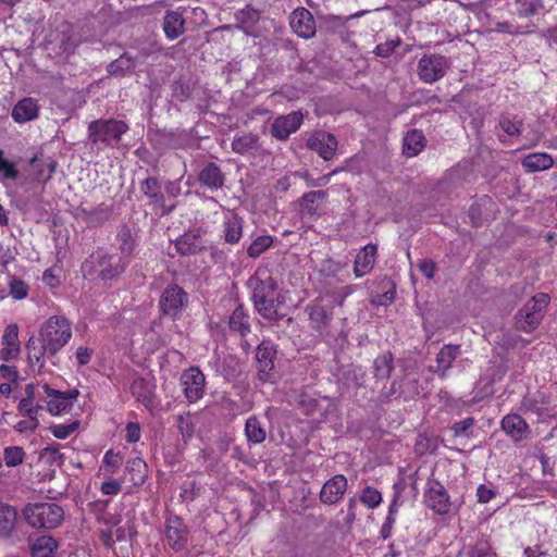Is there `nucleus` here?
<instances>
[{
  "label": "nucleus",
  "mask_w": 557,
  "mask_h": 557,
  "mask_svg": "<svg viewBox=\"0 0 557 557\" xmlns=\"http://www.w3.org/2000/svg\"><path fill=\"white\" fill-rule=\"evenodd\" d=\"M71 337V322L62 315L50 317L41 325L38 336H32L26 344L28 361L42 369L48 358L53 366H57L58 361L54 358Z\"/></svg>",
  "instance_id": "1"
},
{
  "label": "nucleus",
  "mask_w": 557,
  "mask_h": 557,
  "mask_svg": "<svg viewBox=\"0 0 557 557\" xmlns=\"http://www.w3.org/2000/svg\"><path fill=\"white\" fill-rule=\"evenodd\" d=\"M252 287L251 299L256 311L268 321H278L284 314L278 307L285 302V297L277 290V282L270 275L262 278L256 275L249 280Z\"/></svg>",
  "instance_id": "2"
},
{
  "label": "nucleus",
  "mask_w": 557,
  "mask_h": 557,
  "mask_svg": "<svg viewBox=\"0 0 557 557\" xmlns=\"http://www.w3.org/2000/svg\"><path fill=\"white\" fill-rule=\"evenodd\" d=\"M128 261L103 248H98L82 263L81 271L86 278L98 277L103 282L116 281L128 268Z\"/></svg>",
  "instance_id": "3"
},
{
  "label": "nucleus",
  "mask_w": 557,
  "mask_h": 557,
  "mask_svg": "<svg viewBox=\"0 0 557 557\" xmlns=\"http://www.w3.org/2000/svg\"><path fill=\"white\" fill-rule=\"evenodd\" d=\"M27 524L35 529H54L64 519L63 508L54 503L27 504L23 509Z\"/></svg>",
  "instance_id": "4"
},
{
  "label": "nucleus",
  "mask_w": 557,
  "mask_h": 557,
  "mask_svg": "<svg viewBox=\"0 0 557 557\" xmlns=\"http://www.w3.org/2000/svg\"><path fill=\"white\" fill-rule=\"evenodd\" d=\"M127 131L128 125L122 120L99 119L88 124L87 138L95 146L115 147Z\"/></svg>",
  "instance_id": "5"
},
{
  "label": "nucleus",
  "mask_w": 557,
  "mask_h": 557,
  "mask_svg": "<svg viewBox=\"0 0 557 557\" xmlns=\"http://www.w3.org/2000/svg\"><path fill=\"white\" fill-rule=\"evenodd\" d=\"M549 300V296L545 293H539L530 298L516 313L515 327L524 333L536 330L545 315Z\"/></svg>",
  "instance_id": "6"
},
{
  "label": "nucleus",
  "mask_w": 557,
  "mask_h": 557,
  "mask_svg": "<svg viewBox=\"0 0 557 557\" xmlns=\"http://www.w3.org/2000/svg\"><path fill=\"white\" fill-rule=\"evenodd\" d=\"M188 302L189 297L185 289L172 283L163 289L159 299V309L163 315L177 320L188 306Z\"/></svg>",
  "instance_id": "7"
},
{
  "label": "nucleus",
  "mask_w": 557,
  "mask_h": 557,
  "mask_svg": "<svg viewBox=\"0 0 557 557\" xmlns=\"http://www.w3.org/2000/svg\"><path fill=\"white\" fill-rule=\"evenodd\" d=\"M276 348L271 341H262L256 348L257 376L262 383H275L278 373L275 369Z\"/></svg>",
  "instance_id": "8"
},
{
  "label": "nucleus",
  "mask_w": 557,
  "mask_h": 557,
  "mask_svg": "<svg viewBox=\"0 0 557 557\" xmlns=\"http://www.w3.org/2000/svg\"><path fill=\"white\" fill-rule=\"evenodd\" d=\"M450 67V61L447 57L429 53L423 54L418 62L417 73L421 82L433 84L442 79Z\"/></svg>",
  "instance_id": "9"
},
{
  "label": "nucleus",
  "mask_w": 557,
  "mask_h": 557,
  "mask_svg": "<svg viewBox=\"0 0 557 557\" xmlns=\"http://www.w3.org/2000/svg\"><path fill=\"white\" fill-rule=\"evenodd\" d=\"M333 302L318 297L307 305L305 311L309 317L310 327L320 335L329 334L333 321Z\"/></svg>",
  "instance_id": "10"
},
{
  "label": "nucleus",
  "mask_w": 557,
  "mask_h": 557,
  "mask_svg": "<svg viewBox=\"0 0 557 557\" xmlns=\"http://www.w3.org/2000/svg\"><path fill=\"white\" fill-rule=\"evenodd\" d=\"M181 384L186 399L196 403L205 394L206 376L199 368L190 367L182 373Z\"/></svg>",
  "instance_id": "11"
},
{
  "label": "nucleus",
  "mask_w": 557,
  "mask_h": 557,
  "mask_svg": "<svg viewBox=\"0 0 557 557\" xmlns=\"http://www.w3.org/2000/svg\"><path fill=\"white\" fill-rule=\"evenodd\" d=\"M426 506L438 515H445L450 509L449 496L445 487L434 479H429L424 494Z\"/></svg>",
  "instance_id": "12"
},
{
  "label": "nucleus",
  "mask_w": 557,
  "mask_h": 557,
  "mask_svg": "<svg viewBox=\"0 0 557 557\" xmlns=\"http://www.w3.org/2000/svg\"><path fill=\"white\" fill-rule=\"evenodd\" d=\"M45 394L47 396V408L52 414H60L63 411H66L73 406V403L79 395L78 389L73 388L67 392H61L50 387L48 384L42 386Z\"/></svg>",
  "instance_id": "13"
},
{
  "label": "nucleus",
  "mask_w": 557,
  "mask_h": 557,
  "mask_svg": "<svg viewBox=\"0 0 557 557\" xmlns=\"http://www.w3.org/2000/svg\"><path fill=\"white\" fill-rule=\"evenodd\" d=\"M302 121L304 115L299 111H294L286 115H280L271 124L270 133L278 140H287L290 134L299 129Z\"/></svg>",
  "instance_id": "14"
},
{
  "label": "nucleus",
  "mask_w": 557,
  "mask_h": 557,
  "mask_svg": "<svg viewBox=\"0 0 557 557\" xmlns=\"http://www.w3.org/2000/svg\"><path fill=\"white\" fill-rule=\"evenodd\" d=\"M307 147L315 151L323 160L330 161L337 149L336 137L325 131H315L307 140Z\"/></svg>",
  "instance_id": "15"
},
{
  "label": "nucleus",
  "mask_w": 557,
  "mask_h": 557,
  "mask_svg": "<svg viewBox=\"0 0 557 557\" xmlns=\"http://www.w3.org/2000/svg\"><path fill=\"white\" fill-rule=\"evenodd\" d=\"M222 237L226 244H238L243 237L244 219L234 210L224 209Z\"/></svg>",
  "instance_id": "16"
},
{
  "label": "nucleus",
  "mask_w": 557,
  "mask_h": 557,
  "mask_svg": "<svg viewBox=\"0 0 557 557\" xmlns=\"http://www.w3.org/2000/svg\"><path fill=\"white\" fill-rule=\"evenodd\" d=\"M292 29L302 38H311L315 34V22L312 13L306 8H297L290 14Z\"/></svg>",
  "instance_id": "17"
},
{
  "label": "nucleus",
  "mask_w": 557,
  "mask_h": 557,
  "mask_svg": "<svg viewBox=\"0 0 557 557\" xmlns=\"http://www.w3.org/2000/svg\"><path fill=\"white\" fill-rule=\"evenodd\" d=\"M187 535V528L180 517L173 516L166 519L165 536L168 544L174 550H182L186 546Z\"/></svg>",
  "instance_id": "18"
},
{
  "label": "nucleus",
  "mask_w": 557,
  "mask_h": 557,
  "mask_svg": "<svg viewBox=\"0 0 557 557\" xmlns=\"http://www.w3.org/2000/svg\"><path fill=\"white\" fill-rule=\"evenodd\" d=\"M347 479L343 474H336L329 479L320 492V500L325 505L337 504L347 490Z\"/></svg>",
  "instance_id": "19"
},
{
  "label": "nucleus",
  "mask_w": 557,
  "mask_h": 557,
  "mask_svg": "<svg viewBox=\"0 0 557 557\" xmlns=\"http://www.w3.org/2000/svg\"><path fill=\"white\" fill-rule=\"evenodd\" d=\"M78 214L89 228L99 227L111 219L113 206L102 202L92 209L81 208Z\"/></svg>",
  "instance_id": "20"
},
{
  "label": "nucleus",
  "mask_w": 557,
  "mask_h": 557,
  "mask_svg": "<svg viewBox=\"0 0 557 557\" xmlns=\"http://www.w3.org/2000/svg\"><path fill=\"white\" fill-rule=\"evenodd\" d=\"M198 182L210 190H218L224 186L225 174L219 164L209 162L198 173Z\"/></svg>",
  "instance_id": "21"
},
{
  "label": "nucleus",
  "mask_w": 557,
  "mask_h": 557,
  "mask_svg": "<svg viewBox=\"0 0 557 557\" xmlns=\"http://www.w3.org/2000/svg\"><path fill=\"white\" fill-rule=\"evenodd\" d=\"M377 256V246L375 244L366 245L356 256L354 262V274L362 277L370 273L375 264Z\"/></svg>",
  "instance_id": "22"
},
{
  "label": "nucleus",
  "mask_w": 557,
  "mask_h": 557,
  "mask_svg": "<svg viewBox=\"0 0 557 557\" xmlns=\"http://www.w3.org/2000/svg\"><path fill=\"white\" fill-rule=\"evenodd\" d=\"M261 13L252 5L247 4L244 9L235 13V27L243 30L246 35H253L256 25L259 23Z\"/></svg>",
  "instance_id": "23"
},
{
  "label": "nucleus",
  "mask_w": 557,
  "mask_h": 557,
  "mask_svg": "<svg viewBox=\"0 0 557 557\" xmlns=\"http://www.w3.org/2000/svg\"><path fill=\"white\" fill-rule=\"evenodd\" d=\"M502 429L516 442L527 438L530 433L528 423L516 413L503 418Z\"/></svg>",
  "instance_id": "24"
},
{
  "label": "nucleus",
  "mask_w": 557,
  "mask_h": 557,
  "mask_svg": "<svg viewBox=\"0 0 557 557\" xmlns=\"http://www.w3.org/2000/svg\"><path fill=\"white\" fill-rule=\"evenodd\" d=\"M326 197V190H314L304 194L299 199L301 214L309 216L320 215L322 203Z\"/></svg>",
  "instance_id": "25"
},
{
  "label": "nucleus",
  "mask_w": 557,
  "mask_h": 557,
  "mask_svg": "<svg viewBox=\"0 0 557 557\" xmlns=\"http://www.w3.org/2000/svg\"><path fill=\"white\" fill-rule=\"evenodd\" d=\"M55 169L57 162L50 158L42 159L35 156L29 160V172L32 178L38 182L47 183L52 177Z\"/></svg>",
  "instance_id": "26"
},
{
  "label": "nucleus",
  "mask_w": 557,
  "mask_h": 557,
  "mask_svg": "<svg viewBox=\"0 0 557 557\" xmlns=\"http://www.w3.org/2000/svg\"><path fill=\"white\" fill-rule=\"evenodd\" d=\"M228 327L231 332L246 337L251 332L250 317L243 305H238L228 318Z\"/></svg>",
  "instance_id": "27"
},
{
  "label": "nucleus",
  "mask_w": 557,
  "mask_h": 557,
  "mask_svg": "<svg viewBox=\"0 0 557 557\" xmlns=\"http://www.w3.org/2000/svg\"><path fill=\"white\" fill-rule=\"evenodd\" d=\"M394 355L387 350L374 358L372 362V374L376 381L388 380L395 369Z\"/></svg>",
  "instance_id": "28"
},
{
  "label": "nucleus",
  "mask_w": 557,
  "mask_h": 557,
  "mask_svg": "<svg viewBox=\"0 0 557 557\" xmlns=\"http://www.w3.org/2000/svg\"><path fill=\"white\" fill-rule=\"evenodd\" d=\"M521 164L527 173H535L550 169L554 159L546 152H533L523 157Z\"/></svg>",
  "instance_id": "29"
},
{
  "label": "nucleus",
  "mask_w": 557,
  "mask_h": 557,
  "mask_svg": "<svg viewBox=\"0 0 557 557\" xmlns=\"http://www.w3.org/2000/svg\"><path fill=\"white\" fill-rule=\"evenodd\" d=\"M16 521V509L9 504L0 502V537H11L15 531Z\"/></svg>",
  "instance_id": "30"
},
{
  "label": "nucleus",
  "mask_w": 557,
  "mask_h": 557,
  "mask_svg": "<svg viewBox=\"0 0 557 557\" xmlns=\"http://www.w3.org/2000/svg\"><path fill=\"white\" fill-rule=\"evenodd\" d=\"M38 115L37 102L32 98L20 100L12 110V117L17 123H25Z\"/></svg>",
  "instance_id": "31"
},
{
  "label": "nucleus",
  "mask_w": 557,
  "mask_h": 557,
  "mask_svg": "<svg viewBox=\"0 0 557 557\" xmlns=\"http://www.w3.org/2000/svg\"><path fill=\"white\" fill-rule=\"evenodd\" d=\"M163 30L169 39H176L185 32V20L178 11H168L163 20Z\"/></svg>",
  "instance_id": "32"
},
{
  "label": "nucleus",
  "mask_w": 557,
  "mask_h": 557,
  "mask_svg": "<svg viewBox=\"0 0 557 557\" xmlns=\"http://www.w3.org/2000/svg\"><path fill=\"white\" fill-rule=\"evenodd\" d=\"M460 355V345H444L436 355V372L444 377L453 362Z\"/></svg>",
  "instance_id": "33"
},
{
  "label": "nucleus",
  "mask_w": 557,
  "mask_h": 557,
  "mask_svg": "<svg viewBox=\"0 0 557 557\" xmlns=\"http://www.w3.org/2000/svg\"><path fill=\"white\" fill-rule=\"evenodd\" d=\"M425 147V137L420 129H410L404 137L403 152L406 157L418 156Z\"/></svg>",
  "instance_id": "34"
},
{
  "label": "nucleus",
  "mask_w": 557,
  "mask_h": 557,
  "mask_svg": "<svg viewBox=\"0 0 557 557\" xmlns=\"http://www.w3.org/2000/svg\"><path fill=\"white\" fill-rule=\"evenodd\" d=\"M153 389L154 385L144 377L135 379L131 385L132 395L145 407L152 405L154 396Z\"/></svg>",
  "instance_id": "35"
},
{
  "label": "nucleus",
  "mask_w": 557,
  "mask_h": 557,
  "mask_svg": "<svg viewBox=\"0 0 557 557\" xmlns=\"http://www.w3.org/2000/svg\"><path fill=\"white\" fill-rule=\"evenodd\" d=\"M176 250L182 256L196 255L205 249L199 235L186 233L175 242Z\"/></svg>",
  "instance_id": "36"
},
{
  "label": "nucleus",
  "mask_w": 557,
  "mask_h": 557,
  "mask_svg": "<svg viewBox=\"0 0 557 557\" xmlns=\"http://www.w3.org/2000/svg\"><path fill=\"white\" fill-rule=\"evenodd\" d=\"M232 150L238 154H246L260 149L259 136L252 133H244L234 137Z\"/></svg>",
  "instance_id": "37"
},
{
  "label": "nucleus",
  "mask_w": 557,
  "mask_h": 557,
  "mask_svg": "<svg viewBox=\"0 0 557 557\" xmlns=\"http://www.w3.org/2000/svg\"><path fill=\"white\" fill-rule=\"evenodd\" d=\"M140 191L149 199L150 205L164 207V195L157 177L150 176L144 180L140 184Z\"/></svg>",
  "instance_id": "38"
},
{
  "label": "nucleus",
  "mask_w": 557,
  "mask_h": 557,
  "mask_svg": "<svg viewBox=\"0 0 557 557\" xmlns=\"http://www.w3.org/2000/svg\"><path fill=\"white\" fill-rule=\"evenodd\" d=\"M116 240L119 243L120 255L117 257L125 258L131 262V256L136 247V242L132 235L131 228L123 224L119 227Z\"/></svg>",
  "instance_id": "39"
},
{
  "label": "nucleus",
  "mask_w": 557,
  "mask_h": 557,
  "mask_svg": "<svg viewBox=\"0 0 557 557\" xmlns=\"http://www.w3.org/2000/svg\"><path fill=\"white\" fill-rule=\"evenodd\" d=\"M57 549L58 542L50 535L37 537L30 546L33 557H53Z\"/></svg>",
  "instance_id": "40"
},
{
  "label": "nucleus",
  "mask_w": 557,
  "mask_h": 557,
  "mask_svg": "<svg viewBox=\"0 0 557 557\" xmlns=\"http://www.w3.org/2000/svg\"><path fill=\"white\" fill-rule=\"evenodd\" d=\"M512 14L520 17H529L537 14L543 9L542 0H513L509 3Z\"/></svg>",
  "instance_id": "41"
},
{
  "label": "nucleus",
  "mask_w": 557,
  "mask_h": 557,
  "mask_svg": "<svg viewBox=\"0 0 557 557\" xmlns=\"http://www.w3.org/2000/svg\"><path fill=\"white\" fill-rule=\"evenodd\" d=\"M136 66V62L134 58H132L128 53H123L117 59L112 61L107 66V72L116 77H123L128 73H132Z\"/></svg>",
  "instance_id": "42"
},
{
  "label": "nucleus",
  "mask_w": 557,
  "mask_h": 557,
  "mask_svg": "<svg viewBox=\"0 0 557 557\" xmlns=\"http://www.w3.org/2000/svg\"><path fill=\"white\" fill-rule=\"evenodd\" d=\"M498 127L509 137H519L523 129V121L518 115L504 113L498 119Z\"/></svg>",
  "instance_id": "43"
},
{
  "label": "nucleus",
  "mask_w": 557,
  "mask_h": 557,
  "mask_svg": "<svg viewBox=\"0 0 557 557\" xmlns=\"http://www.w3.org/2000/svg\"><path fill=\"white\" fill-rule=\"evenodd\" d=\"M245 434L250 444H261L265 441L267 432L263 429L260 420L251 416L246 420Z\"/></svg>",
  "instance_id": "44"
},
{
  "label": "nucleus",
  "mask_w": 557,
  "mask_h": 557,
  "mask_svg": "<svg viewBox=\"0 0 557 557\" xmlns=\"http://www.w3.org/2000/svg\"><path fill=\"white\" fill-rule=\"evenodd\" d=\"M366 377V371L361 366L350 364L343 372V380L345 384L352 388L363 387Z\"/></svg>",
  "instance_id": "45"
},
{
  "label": "nucleus",
  "mask_w": 557,
  "mask_h": 557,
  "mask_svg": "<svg viewBox=\"0 0 557 557\" xmlns=\"http://www.w3.org/2000/svg\"><path fill=\"white\" fill-rule=\"evenodd\" d=\"M469 557H496L493 552L490 536L482 534L475 544L469 549Z\"/></svg>",
  "instance_id": "46"
},
{
  "label": "nucleus",
  "mask_w": 557,
  "mask_h": 557,
  "mask_svg": "<svg viewBox=\"0 0 557 557\" xmlns=\"http://www.w3.org/2000/svg\"><path fill=\"white\" fill-rule=\"evenodd\" d=\"M145 469H146V463L140 458H134V459L129 460L125 467L126 472H128L131 474V481L135 485H140L145 482V478H146Z\"/></svg>",
  "instance_id": "47"
},
{
  "label": "nucleus",
  "mask_w": 557,
  "mask_h": 557,
  "mask_svg": "<svg viewBox=\"0 0 557 557\" xmlns=\"http://www.w3.org/2000/svg\"><path fill=\"white\" fill-rule=\"evenodd\" d=\"M273 244V238L269 235L258 236L247 248V255L250 258H258Z\"/></svg>",
  "instance_id": "48"
},
{
  "label": "nucleus",
  "mask_w": 557,
  "mask_h": 557,
  "mask_svg": "<svg viewBox=\"0 0 557 557\" xmlns=\"http://www.w3.org/2000/svg\"><path fill=\"white\" fill-rule=\"evenodd\" d=\"M221 372L226 380H233L237 377L240 373V367L237 357L233 355H227L224 357L222 360Z\"/></svg>",
  "instance_id": "49"
},
{
  "label": "nucleus",
  "mask_w": 557,
  "mask_h": 557,
  "mask_svg": "<svg viewBox=\"0 0 557 557\" xmlns=\"http://www.w3.org/2000/svg\"><path fill=\"white\" fill-rule=\"evenodd\" d=\"M24 450L18 446H10L4 448L3 458L8 467H16L24 460Z\"/></svg>",
  "instance_id": "50"
},
{
  "label": "nucleus",
  "mask_w": 557,
  "mask_h": 557,
  "mask_svg": "<svg viewBox=\"0 0 557 557\" xmlns=\"http://www.w3.org/2000/svg\"><path fill=\"white\" fill-rule=\"evenodd\" d=\"M320 407V403L314 397L301 393L298 397V408L301 410V412L306 416H311L314 412L318 411Z\"/></svg>",
  "instance_id": "51"
},
{
  "label": "nucleus",
  "mask_w": 557,
  "mask_h": 557,
  "mask_svg": "<svg viewBox=\"0 0 557 557\" xmlns=\"http://www.w3.org/2000/svg\"><path fill=\"white\" fill-rule=\"evenodd\" d=\"M360 500L367 507L375 508L381 504L382 495L376 488L372 486H367L361 492Z\"/></svg>",
  "instance_id": "52"
},
{
  "label": "nucleus",
  "mask_w": 557,
  "mask_h": 557,
  "mask_svg": "<svg viewBox=\"0 0 557 557\" xmlns=\"http://www.w3.org/2000/svg\"><path fill=\"white\" fill-rule=\"evenodd\" d=\"M9 290L14 299L21 300L27 297L29 286L24 281L13 277L9 283Z\"/></svg>",
  "instance_id": "53"
},
{
  "label": "nucleus",
  "mask_w": 557,
  "mask_h": 557,
  "mask_svg": "<svg viewBox=\"0 0 557 557\" xmlns=\"http://www.w3.org/2000/svg\"><path fill=\"white\" fill-rule=\"evenodd\" d=\"M3 154V150L0 149V174L2 175L1 180H16L18 176V170L14 163L5 160Z\"/></svg>",
  "instance_id": "54"
},
{
  "label": "nucleus",
  "mask_w": 557,
  "mask_h": 557,
  "mask_svg": "<svg viewBox=\"0 0 557 557\" xmlns=\"http://www.w3.org/2000/svg\"><path fill=\"white\" fill-rule=\"evenodd\" d=\"M176 426L184 438H190L195 431V424L191 420V416H178L176 418Z\"/></svg>",
  "instance_id": "55"
},
{
  "label": "nucleus",
  "mask_w": 557,
  "mask_h": 557,
  "mask_svg": "<svg viewBox=\"0 0 557 557\" xmlns=\"http://www.w3.org/2000/svg\"><path fill=\"white\" fill-rule=\"evenodd\" d=\"M42 407L39 405H34L33 400L21 399L17 405V410L20 414L28 417L30 420L36 421L38 411L41 410Z\"/></svg>",
  "instance_id": "56"
},
{
  "label": "nucleus",
  "mask_w": 557,
  "mask_h": 557,
  "mask_svg": "<svg viewBox=\"0 0 557 557\" xmlns=\"http://www.w3.org/2000/svg\"><path fill=\"white\" fill-rule=\"evenodd\" d=\"M79 426L78 421H74L70 424H57L50 428L52 434L60 440H64L74 433Z\"/></svg>",
  "instance_id": "57"
},
{
  "label": "nucleus",
  "mask_w": 557,
  "mask_h": 557,
  "mask_svg": "<svg viewBox=\"0 0 557 557\" xmlns=\"http://www.w3.org/2000/svg\"><path fill=\"white\" fill-rule=\"evenodd\" d=\"M474 419L472 417H468L463 420L457 421L451 425V431L455 436H468L469 431L474 425Z\"/></svg>",
  "instance_id": "58"
},
{
  "label": "nucleus",
  "mask_w": 557,
  "mask_h": 557,
  "mask_svg": "<svg viewBox=\"0 0 557 557\" xmlns=\"http://www.w3.org/2000/svg\"><path fill=\"white\" fill-rule=\"evenodd\" d=\"M337 172H339V169H335L331 173L325 174L318 178H312L308 172H304L302 174H299V175L305 178V181L309 187H322V186H325L330 182L331 177L334 174H336Z\"/></svg>",
  "instance_id": "59"
},
{
  "label": "nucleus",
  "mask_w": 557,
  "mask_h": 557,
  "mask_svg": "<svg viewBox=\"0 0 557 557\" xmlns=\"http://www.w3.org/2000/svg\"><path fill=\"white\" fill-rule=\"evenodd\" d=\"M2 343L5 346L20 345L18 343V327L16 324H10L7 326L4 334L2 335Z\"/></svg>",
  "instance_id": "60"
},
{
  "label": "nucleus",
  "mask_w": 557,
  "mask_h": 557,
  "mask_svg": "<svg viewBox=\"0 0 557 557\" xmlns=\"http://www.w3.org/2000/svg\"><path fill=\"white\" fill-rule=\"evenodd\" d=\"M400 45L399 40H387L375 47L374 53L381 58H388L395 51L396 47Z\"/></svg>",
  "instance_id": "61"
},
{
  "label": "nucleus",
  "mask_w": 557,
  "mask_h": 557,
  "mask_svg": "<svg viewBox=\"0 0 557 557\" xmlns=\"http://www.w3.org/2000/svg\"><path fill=\"white\" fill-rule=\"evenodd\" d=\"M77 40L70 34L63 33L60 39V50L67 55L74 53Z\"/></svg>",
  "instance_id": "62"
},
{
  "label": "nucleus",
  "mask_w": 557,
  "mask_h": 557,
  "mask_svg": "<svg viewBox=\"0 0 557 557\" xmlns=\"http://www.w3.org/2000/svg\"><path fill=\"white\" fill-rule=\"evenodd\" d=\"M140 438V426L138 423L129 422L126 425L125 440L128 443H136Z\"/></svg>",
  "instance_id": "63"
},
{
  "label": "nucleus",
  "mask_w": 557,
  "mask_h": 557,
  "mask_svg": "<svg viewBox=\"0 0 557 557\" xmlns=\"http://www.w3.org/2000/svg\"><path fill=\"white\" fill-rule=\"evenodd\" d=\"M418 268L420 272L428 278L431 280L434 277L436 264L432 260H422Z\"/></svg>",
  "instance_id": "64"
}]
</instances>
